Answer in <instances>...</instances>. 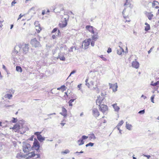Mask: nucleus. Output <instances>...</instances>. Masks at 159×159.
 <instances>
[{"label": "nucleus", "mask_w": 159, "mask_h": 159, "mask_svg": "<svg viewBox=\"0 0 159 159\" xmlns=\"http://www.w3.org/2000/svg\"><path fill=\"white\" fill-rule=\"evenodd\" d=\"M36 154L34 151L30 152L25 154H23L21 152L17 154L16 157L20 158H24L26 159H30L35 156Z\"/></svg>", "instance_id": "1"}, {"label": "nucleus", "mask_w": 159, "mask_h": 159, "mask_svg": "<svg viewBox=\"0 0 159 159\" xmlns=\"http://www.w3.org/2000/svg\"><path fill=\"white\" fill-rule=\"evenodd\" d=\"M86 29L89 31L93 35L92 36V39L96 41L98 38L97 30L96 28L90 25H87L86 26Z\"/></svg>", "instance_id": "2"}, {"label": "nucleus", "mask_w": 159, "mask_h": 159, "mask_svg": "<svg viewBox=\"0 0 159 159\" xmlns=\"http://www.w3.org/2000/svg\"><path fill=\"white\" fill-rule=\"evenodd\" d=\"M40 41V38H39L38 40H37L36 38H34L31 40L30 43L33 47L35 48H39L41 46V45L39 42Z\"/></svg>", "instance_id": "3"}, {"label": "nucleus", "mask_w": 159, "mask_h": 159, "mask_svg": "<svg viewBox=\"0 0 159 159\" xmlns=\"http://www.w3.org/2000/svg\"><path fill=\"white\" fill-rule=\"evenodd\" d=\"M32 148L31 145L27 143H23L22 149L24 154L30 152Z\"/></svg>", "instance_id": "4"}, {"label": "nucleus", "mask_w": 159, "mask_h": 159, "mask_svg": "<svg viewBox=\"0 0 159 159\" xmlns=\"http://www.w3.org/2000/svg\"><path fill=\"white\" fill-rule=\"evenodd\" d=\"M40 147V146L39 142L36 139H34L33 145L31 147L32 148L38 151L39 150Z\"/></svg>", "instance_id": "5"}, {"label": "nucleus", "mask_w": 159, "mask_h": 159, "mask_svg": "<svg viewBox=\"0 0 159 159\" xmlns=\"http://www.w3.org/2000/svg\"><path fill=\"white\" fill-rule=\"evenodd\" d=\"M10 129L14 130V131L15 132H17L18 133H20L21 134L22 133L21 132L20 130L21 129L20 125L16 123L15 124L13 127H11L10 128Z\"/></svg>", "instance_id": "6"}, {"label": "nucleus", "mask_w": 159, "mask_h": 159, "mask_svg": "<svg viewBox=\"0 0 159 159\" xmlns=\"http://www.w3.org/2000/svg\"><path fill=\"white\" fill-rule=\"evenodd\" d=\"M85 84L89 88L93 87L94 89L98 88L97 87H95L93 86V81L90 79H89V78H87L85 80Z\"/></svg>", "instance_id": "7"}, {"label": "nucleus", "mask_w": 159, "mask_h": 159, "mask_svg": "<svg viewBox=\"0 0 159 159\" xmlns=\"http://www.w3.org/2000/svg\"><path fill=\"white\" fill-rule=\"evenodd\" d=\"M99 109L104 114L108 111V108L107 105L102 104L101 105L99 106Z\"/></svg>", "instance_id": "8"}, {"label": "nucleus", "mask_w": 159, "mask_h": 159, "mask_svg": "<svg viewBox=\"0 0 159 159\" xmlns=\"http://www.w3.org/2000/svg\"><path fill=\"white\" fill-rule=\"evenodd\" d=\"M105 99L104 97H102L99 95L97 97V98L96 100V104L99 106L101 105L102 103H104L103 101Z\"/></svg>", "instance_id": "9"}, {"label": "nucleus", "mask_w": 159, "mask_h": 159, "mask_svg": "<svg viewBox=\"0 0 159 159\" xmlns=\"http://www.w3.org/2000/svg\"><path fill=\"white\" fill-rule=\"evenodd\" d=\"M91 39H85L83 42L84 43V48L86 49L88 48V47L90 44L91 42Z\"/></svg>", "instance_id": "10"}, {"label": "nucleus", "mask_w": 159, "mask_h": 159, "mask_svg": "<svg viewBox=\"0 0 159 159\" xmlns=\"http://www.w3.org/2000/svg\"><path fill=\"white\" fill-rule=\"evenodd\" d=\"M67 24V20L66 18H64V21L61 22V23H59L58 25L60 28H63L66 27Z\"/></svg>", "instance_id": "11"}, {"label": "nucleus", "mask_w": 159, "mask_h": 159, "mask_svg": "<svg viewBox=\"0 0 159 159\" xmlns=\"http://www.w3.org/2000/svg\"><path fill=\"white\" fill-rule=\"evenodd\" d=\"M109 84L110 86V89H112L113 92H115L117 90L118 86L117 83L114 84L109 83Z\"/></svg>", "instance_id": "12"}, {"label": "nucleus", "mask_w": 159, "mask_h": 159, "mask_svg": "<svg viewBox=\"0 0 159 159\" xmlns=\"http://www.w3.org/2000/svg\"><path fill=\"white\" fill-rule=\"evenodd\" d=\"M88 138V136L85 135H83L82 136L81 139L78 141V143L79 145H81L84 144V140L87 139Z\"/></svg>", "instance_id": "13"}, {"label": "nucleus", "mask_w": 159, "mask_h": 159, "mask_svg": "<svg viewBox=\"0 0 159 159\" xmlns=\"http://www.w3.org/2000/svg\"><path fill=\"white\" fill-rule=\"evenodd\" d=\"M29 44H24V47L22 48L24 53L25 54L28 52L29 49Z\"/></svg>", "instance_id": "14"}, {"label": "nucleus", "mask_w": 159, "mask_h": 159, "mask_svg": "<svg viewBox=\"0 0 159 159\" xmlns=\"http://www.w3.org/2000/svg\"><path fill=\"white\" fill-rule=\"evenodd\" d=\"M132 66L134 68L138 69L139 67V63L136 61V60H135L132 62Z\"/></svg>", "instance_id": "15"}, {"label": "nucleus", "mask_w": 159, "mask_h": 159, "mask_svg": "<svg viewBox=\"0 0 159 159\" xmlns=\"http://www.w3.org/2000/svg\"><path fill=\"white\" fill-rule=\"evenodd\" d=\"M93 115L95 117H98L100 113L98 110L96 108L93 109L92 111Z\"/></svg>", "instance_id": "16"}, {"label": "nucleus", "mask_w": 159, "mask_h": 159, "mask_svg": "<svg viewBox=\"0 0 159 159\" xmlns=\"http://www.w3.org/2000/svg\"><path fill=\"white\" fill-rule=\"evenodd\" d=\"M60 114L63 116L64 117L66 116L67 115V111L64 107H62V112L60 113Z\"/></svg>", "instance_id": "17"}, {"label": "nucleus", "mask_w": 159, "mask_h": 159, "mask_svg": "<svg viewBox=\"0 0 159 159\" xmlns=\"http://www.w3.org/2000/svg\"><path fill=\"white\" fill-rule=\"evenodd\" d=\"M124 52V50L120 46H119V48L118 49L117 51V54L118 55H121Z\"/></svg>", "instance_id": "18"}, {"label": "nucleus", "mask_w": 159, "mask_h": 159, "mask_svg": "<svg viewBox=\"0 0 159 159\" xmlns=\"http://www.w3.org/2000/svg\"><path fill=\"white\" fill-rule=\"evenodd\" d=\"M57 59H59L60 60L64 61L65 60V58L63 54L61 53H59L57 57Z\"/></svg>", "instance_id": "19"}, {"label": "nucleus", "mask_w": 159, "mask_h": 159, "mask_svg": "<svg viewBox=\"0 0 159 159\" xmlns=\"http://www.w3.org/2000/svg\"><path fill=\"white\" fill-rule=\"evenodd\" d=\"M146 15L149 20H151L153 16L151 12H146Z\"/></svg>", "instance_id": "20"}, {"label": "nucleus", "mask_w": 159, "mask_h": 159, "mask_svg": "<svg viewBox=\"0 0 159 159\" xmlns=\"http://www.w3.org/2000/svg\"><path fill=\"white\" fill-rule=\"evenodd\" d=\"M66 87L64 85H62L60 87L58 88L57 90H61L62 92H63L64 91L66 90Z\"/></svg>", "instance_id": "21"}, {"label": "nucleus", "mask_w": 159, "mask_h": 159, "mask_svg": "<svg viewBox=\"0 0 159 159\" xmlns=\"http://www.w3.org/2000/svg\"><path fill=\"white\" fill-rule=\"evenodd\" d=\"M112 106L114 109L115 111H118L119 110L120 107L117 105V103L114 104L112 105Z\"/></svg>", "instance_id": "22"}, {"label": "nucleus", "mask_w": 159, "mask_h": 159, "mask_svg": "<svg viewBox=\"0 0 159 159\" xmlns=\"http://www.w3.org/2000/svg\"><path fill=\"white\" fill-rule=\"evenodd\" d=\"M88 138L90 140L92 139L94 140L96 138L94 134H89V136H88Z\"/></svg>", "instance_id": "23"}, {"label": "nucleus", "mask_w": 159, "mask_h": 159, "mask_svg": "<svg viewBox=\"0 0 159 159\" xmlns=\"http://www.w3.org/2000/svg\"><path fill=\"white\" fill-rule=\"evenodd\" d=\"M35 28L38 33H39L42 30V29L39 25H38L36 26Z\"/></svg>", "instance_id": "24"}, {"label": "nucleus", "mask_w": 159, "mask_h": 159, "mask_svg": "<svg viewBox=\"0 0 159 159\" xmlns=\"http://www.w3.org/2000/svg\"><path fill=\"white\" fill-rule=\"evenodd\" d=\"M123 123L124 121L123 120H121L119 122V123L116 126V127L118 129H119V128H120V126H121Z\"/></svg>", "instance_id": "25"}, {"label": "nucleus", "mask_w": 159, "mask_h": 159, "mask_svg": "<svg viewBox=\"0 0 159 159\" xmlns=\"http://www.w3.org/2000/svg\"><path fill=\"white\" fill-rule=\"evenodd\" d=\"M146 26L145 27V30L146 31H148L150 29V25L147 23H145Z\"/></svg>", "instance_id": "26"}, {"label": "nucleus", "mask_w": 159, "mask_h": 159, "mask_svg": "<svg viewBox=\"0 0 159 159\" xmlns=\"http://www.w3.org/2000/svg\"><path fill=\"white\" fill-rule=\"evenodd\" d=\"M124 20H123V22L124 23H125L126 22H129L130 21V19L129 18V17L128 16H124Z\"/></svg>", "instance_id": "27"}, {"label": "nucleus", "mask_w": 159, "mask_h": 159, "mask_svg": "<svg viewBox=\"0 0 159 159\" xmlns=\"http://www.w3.org/2000/svg\"><path fill=\"white\" fill-rule=\"evenodd\" d=\"M16 70L17 71H19L20 72H21L22 71V69L20 66H17L16 67Z\"/></svg>", "instance_id": "28"}, {"label": "nucleus", "mask_w": 159, "mask_h": 159, "mask_svg": "<svg viewBox=\"0 0 159 159\" xmlns=\"http://www.w3.org/2000/svg\"><path fill=\"white\" fill-rule=\"evenodd\" d=\"M37 138L40 141H42L44 140V138L42 137L41 134L37 136Z\"/></svg>", "instance_id": "29"}, {"label": "nucleus", "mask_w": 159, "mask_h": 159, "mask_svg": "<svg viewBox=\"0 0 159 159\" xmlns=\"http://www.w3.org/2000/svg\"><path fill=\"white\" fill-rule=\"evenodd\" d=\"M4 97L5 98H7L10 99L12 97V95L11 94H7L5 95Z\"/></svg>", "instance_id": "30"}, {"label": "nucleus", "mask_w": 159, "mask_h": 159, "mask_svg": "<svg viewBox=\"0 0 159 159\" xmlns=\"http://www.w3.org/2000/svg\"><path fill=\"white\" fill-rule=\"evenodd\" d=\"M126 128L129 130H131L132 128V126L131 125L129 124H127L126 123Z\"/></svg>", "instance_id": "31"}, {"label": "nucleus", "mask_w": 159, "mask_h": 159, "mask_svg": "<svg viewBox=\"0 0 159 159\" xmlns=\"http://www.w3.org/2000/svg\"><path fill=\"white\" fill-rule=\"evenodd\" d=\"M66 120L64 119L62 120L61 121V123H60L62 127L64 125L66 124Z\"/></svg>", "instance_id": "32"}, {"label": "nucleus", "mask_w": 159, "mask_h": 159, "mask_svg": "<svg viewBox=\"0 0 159 159\" xmlns=\"http://www.w3.org/2000/svg\"><path fill=\"white\" fill-rule=\"evenodd\" d=\"M70 152V151L68 149H66L64 151H62L61 153L62 154H67Z\"/></svg>", "instance_id": "33"}, {"label": "nucleus", "mask_w": 159, "mask_h": 159, "mask_svg": "<svg viewBox=\"0 0 159 159\" xmlns=\"http://www.w3.org/2000/svg\"><path fill=\"white\" fill-rule=\"evenodd\" d=\"M158 4V2L157 1H153L152 3V7H154Z\"/></svg>", "instance_id": "34"}, {"label": "nucleus", "mask_w": 159, "mask_h": 159, "mask_svg": "<svg viewBox=\"0 0 159 159\" xmlns=\"http://www.w3.org/2000/svg\"><path fill=\"white\" fill-rule=\"evenodd\" d=\"M17 121V119L14 117L12 118V120H11V122L12 123H16Z\"/></svg>", "instance_id": "35"}, {"label": "nucleus", "mask_w": 159, "mask_h": 159, "mask_svg": "<svg viewBox=\"0 0 159 159\" xmlns=\"http://www.w3.org/2000/svg\"><path fill=\"white\" fill-rule=\"evenodd\" d=\"M74 99H71L69 100V103L70 106H72V102L74 101Z\"/></svg>", "instance_id": "36"}, {"label": "nucleus", "mask_w": 159, "mask_h": 159, "mask_svg": "<svg viewBox=\"0 0 159 159\" xmlns=\"http://www.w3.org/2000/svg\"><path fill=\"white\" fill-rule=\"evenodd\" d=\"M94 145V143H88V144H87L86 145V147H89V146H93Z\"/></svg>", "instance_id": "37"}, {"label": "nucleus", "mask_w": 159, "mask_h": 159, "mask_svg": "<svg viewBox=\"0 0 159 159\" xmlns=\"http://www.w3.org/2000/svg\"><path fill=\"white\" fill-rule=\"evenodd\" d=\"M155 95H153L151 98V102L152 103H153L154 102V99L155 97Z\"/></svg>", "instance_id": "38"}, {"label": "nucleus", "mask_w": 159, "mask_h": 159, "mask_svg": "<svg viewBox=\"0 0 159 159\" xmlns=\"http://www.w3.org/2000/svg\"><path fill=\"white\" fill-rule=\"evenodd\" d=\"M41 133V132H37L34 133V134L37 136V137L40 135V134Z\"/></svg>", "instance_id": "39"}, {"label": "nucleus", "mask_w": 159, "mask_h": 159, "mask_svg": "<svg viewBox=\"0 0 159 159\" xmlns=\"http://www.w3.org/2000/svg\"><path fill=\"white\" fill-rule=\"evenodd\" d=\"M57 28H54L53 30L52 31L51 33H53L57 31Z\"/></svg>", "instance_id": "40"}, {"label": "nucleus", "mask_w": 159, "mask_h": 159, "mask_svg": "<svg viewBox=\"0 0 159 159\" xmlns=\"http://www.w3.org/2000/svg\"><path fill=\"white\" fill-rule=\"evenodd\" d=\"M94 40H93L92 39V41L91 43V45L92 46H94Z\"/></svg>", "instance_id": "41"}, {"label": "nucleus", "mask_w": 159, "mask_h": 159, "mask_svg": "<svg viewBox=\"0 0 159 159\" xmlns=\"http://www.w3.org/2000/svg\"><path fill=\"white\" fill-rule=\"evenodd\" d=\"M16 0H14V1L12 2L11 5L12 6H13L14 4L16 3V2L15 1Z\"/></svg>", "instance_id": "42"}, {"label": "nucleus", "mask_w": 159, "mask_h": 159, "mask_svg": "<svg viewBox=\"0 0 159 159\" xmlns=\"http://www.w3.org/2000/svg\"><path fill=\"white\" fill-rule=\"evenodd\" d=\"M34 137V136L32 135L30 138L28 139L30 141H33V140Z\"/></svg>", "instance_id": "43"}, {"label": "nucleus", "mask_w": 159, "mask_h": 159, "mask_svg": "<svg viewBox=\"0 0 159 159\" xmlns=\"http://www.w3.org/2000/svg\"><path fill=\"white\" fill-rule=\"evenodd\" d=\"M64 97L66 98L68 97V95L67 92H66L65 93V95H64Z\"/></svg>", "instance_id": "44"}, {"label": "nucleus", "mask_w": 159, "mask_h": 159, "mask_svg": "<svg viewBox=\"0 0 159 159\" xmlns=\"http://www.w3.org/2000/svg\"><path fill=\"white\" fill-rule=\"evenodd\" d=\"M144 112H145L144 110H143L140 111L139 112V113H140V114L141 113L142 114H143L144 113Z\"/></svg>", "instance_id": "45"}, {"label": "nucleus", "mask_w": 159, "mask_h": 159, "mask_svg": "<svg viewBox=\"0 0 159 159\" xmlns=\"http://www.w3.org/2000/svg\"><path fill=\"white\" fill-rule=\"evenodd\" d=\"M23 16V15H22L21 14H20L19 17H18V18L17 19V20H19V19H20Z\"/></svg>", "instance_id": "46"}, {"label": "nucleus", "mask_w": 159, "mask_h": 159, "mask_svg": "<svg viewBox=\"0 0 159 159\" xmlns=\"http://www.w3.org/2000/svg\"><path fill=\"white\" fill-rule=\"evenodd\" d=\"M111 52V48H109L108 49V50H107V52L108 53H110V52Z\"/></svg>", "instance_id": "47"}, {"label": "nucleus", "mask_w": 159, "mask_h": 159, "mask_svg": "<svg viewBox=\"0 0 159 159\" xmlns=\"http://www.w3.org/2000/svg\"><path fill=\"white\" fill-rule=\"evenodd\" d=\"M151 85L153 86H155L157 85V84H156V83H153V81H152L151 82Z\"/></svg>", "instance_id": "48"}, {"label": "nucleus", "mask_w": 159, "mask_h": 159, "mask_svg": "<svg viewBox=\"0 0 159 159\" xmlns=\"http://www.w3.org/2000/svg\"><path fill=\"white\" fill-rule=\"evenodd\" d=\"M57 36L54 34L52 36V38L53 39H54L56 38Z\"/></svg>", "instance_id": "49"}, {"label": "nucleus", "mask_w": 159, "mask_h": 159, "mask_svg": "<svg viewBox=\"0 0 159 159\" xmlns=\"http://www.w3.org/2000/svg\"><path fill=\"white\" fill-rule=\"evenodd\" d=\"M75 72H76L75 70H73L71 72L69 76H70L71 74L75 73Z\"/></svg>", "instance_id": "50"}, {"label": "nucleus", "mask_w": 159, "mask_h": 159, "mask_svg": "<svg viewBox=\"0 0 159 159\" xmlns=\"http://www.w3.org/2000/svg\"><path fill=\"white\" fill-rule=\"evenodd\" d=\"M153 48V47L151 48V49H150V50L149 51H148V54H149L151 52V51H152V49Z\"/></svg>", "instance_id": "51"}, {"label": "nucleus", "mask_w": 159, "mask_h": 159, "mask_svg": "<svg viewBox=\"0 0 159 159\" xmlns=\"http://www.w3.org/2000/svg\"><path fill=\"white\" fill-rule=\"evenodd\" d=\"M45 13H45V11L43 10V11H42V15H44Z\"/></svg>", "instance_id": "52"}, {"label": "nucleus", "mask_w": 159, "mask_h": 159, "mask_svg": "<svg viewBox=\"0 0 159 159\" xmlns=\"http://www.w3.org/2000/svg\"><path fill=\"white\" fill-rule=\"evenodd\" d=\"M144 156H145L147 158H148V159H149L151 157L150 155H144Z\"/></svg>", "instance_id": "53"}, {"label": "nucleus", "mask_w": 159, "mask_h": 159, "mask_svg": "<svg viewBox=\"0 0 159 159\" xmlns=\"http://www.w3.org/2000/svg\"><path fill=\"white\" fill-rule=\"evenodd\" d=\"M81 84H79L78 85V87L79 88H80V87H81Z\"/></svg>", "instance_id": "54"}, {"label": "nucleus", "mask_w": 159, "mask_h": 159, "mask_svg": "<svg viewBox=\"0 0 159 159\" xmlns=\"http://www.w3.org/2000/svg\"><path fill=\"white\" fill-rule=\"evenodd\" d=\"M101 57L104 60H106V59L105 58L103 57V56L102 55L101 56Z\"/></svg>", "instance_id": "55"}, {"label": "nucleus", "mask_w": 159, "mask_h": 159, "mask_svg": "<svg viewBox=\"0 0 159 159\" xmlns=\"http://www.w3.org/2000/svg\"><path fill=\"white\" fill-rule=\"evenodd\" d=\"M2 67L4 69H6V66L4 65H2Z\"/></svg>", "instance_id": "56"}, {"label": "nucleus", "mask_w": 159, "mask_h": 159, "mask_svg": "<svg viewBox=\"0 0 159 159\" xmlns=\"http://www.w3.org/2000/svg\"><path fill=\"white\" fill-rule=\"evenodd\" d=\"M156 84L157 85L159 84V80L157 81L156 82Z\"/></svg>", "instance_id": "57"}, {"label": "nucleus", "mask_w": 159, "mask_h": 159, "mask_svg": "<svg viewBox=\"0 0 159 159\" xmlns=\"http://www.w3.org/2000/svg\"><path fill=\"white\" fill-rule=\"evenodd\" d=\"M58 33H57V34H58V35H59V34L60 33V30H58Z\"/></svg>", "instance_id": "58"}, {"label": "nucleus", "mask_w": 159, "mask_h": 159, "mask_svg": "<svg viewBox=\"0 0 159 159\" xmlns=\"http://www.w3.org/2000/svg\"><path fill=\"white\" fill-rule=\"evenodd\" d=\"M13 25H11V29L13 28Z\"/></svg>", "instance_id": "59"}, {"label": "nucleus", "mask_w": 159, "mask_h": 159, "mask_svg": "<svg viewBox=\"0 0 159 159\" xmlns=\"http://www.w3.org/2000/svg\"><path fill=\"white\" fill-rule=\"evenodd\" d=\"M118 130H119L120 133V134H121V130L120 129V128H119V129H118Z\"/></svg>", "instance_id": "60"}, {"label": "nucleus", "mask_w": 159, "mask_h": 159, "mask_svg": "<svg viewBox=\"0 0 159 159\" xmlns=\"http://www.w3.org/2000/svg\"><path fill=\"white\" fill-rule=\"evenodd\" d=\"M2 122L0 121V126H2Z\"/></svg>", "instance_id": "61"}, {"label": "nucleus", "mask_w": 159, "mask_h": 159, "mask_svg": "<svg viewBox=\"0 0 159 159\" xmlns=\"http://www.w3.org/2000/svg\"><path fill=\"white\" fill-rule=\"evenodd\" d=\"M83 115V112H82L81 113V114H80V116H82Z\"/></svg>", "instance_id": "62"}, {"label": "nucleus", "mask_w": 159, "mask_h": 159, "mask_svg": "<svg viewBox=\"0 0 159 159\" xmlns=\"http://www.w3.org/2000/svg\"><path fill=\"white\" fill-rule=\"evenodd\" d=\"M133 159H137L135 157H134V156L133 157Z\"/></svg>", "instance_id": "63"}, {"label": "nucleus", "mask_w": 159, "mask_h": 159, "mask_svg": "<svg viewBox=\"0 0 159 159\" xmlns=\"http://www.w3.org/2000/svg\"><path fill=\"white\" fill-rule=\"evenodd\" d=\"M157 119L159 120V116L157 117Z\"/></svg>", "instance_id": "64"}]
</instances>
